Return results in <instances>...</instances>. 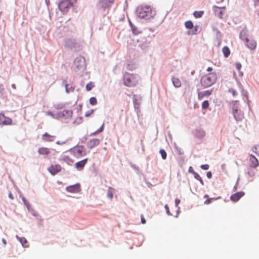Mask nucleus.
<instances>
[{
	"mask_svg": "<svg viewBox=\"0 0 259 259\" xmlns=\"http://www.w3.org/2000/svg\"><path fill=\"white\" fill-rule=\"evenodd\" d=\"M90 103L92 105H95L97 103V100L95 97H91L90 99Z\"/></svg>",
	"mask_w": 259,
	"mask_h": 259,
	"instance_id": "nucleus-32",
	"label": "nucleus"
},
{
	"mask_svg": "<svg viewBox=\"0 0 259 259\" xmlns=\"http://www.w3.org/2000/svg\"><path fill=\"white\" fill-rule=\"evenodd\" d=\"M181 201L178 198H176L175 199V204L176 205V206H178L179 205V204H180Z\"/></svg>",
	"mask_w": 259,
	"mask_h": 259,
	"instance_id": "nucleus-41",
	"label": "nucleus"
},
{
	"mask_svg": "<svg viewBox=\"0 0 259 259\" xmlns=\"http://www.w3.org/2000/svg\"><path fill=\"white\" fill-rule=\"evenodd\" d=\"M115 192V190L114 188L109 187L108 188L107 192V196L110 199H112L113 197V194Z\"/></svg>",
	"mask_w": 259,
	"mask_h": 259,
	"instance_id": "nucleus-23",
	"label": "nucleus"
},
{
	"mask_svg": "<svg viewBox=\"0 0 259 259\" xmlns=\"http://www.w3.org/2000/svg\"><path fill=\"white\" fill-rule=\"evenodd\" d=\"M62 160L67 163L73 162V160L69 156L64 155L62 157Z\"/></svg>",
	"mask_w": 259,
	"mask_h": 259,
	"instance_id": "nucleus-26",
	"label": "nucleus"
},
{
	"mask_svg": "<svg viewBox=\"0 0 259 259\" xmlns=\"http://www.w3.org/2000/svg\"><path fill=\"white\" fill-rule=\"evenodd\" d=\"M141 222L143 224H145L146 222V220L145 219L144 215L143 214L141 215Z\"/></svg>",
	"mask_w": 259,
	"mask_h": 259,
	"instance_id": "nucleus-39",
	"label": "nucleus"
},
{
	"mask_svg": "<svg viewBox=\"0 0 259 259\" xmlns=\"http://www.w3.org/2000/svg\"><path fill=\"white\" fill-rule=\"evenodd\" d=\"M204 13L203 11H195L194 12V16L195 18H200L202 16L203 14Z\"/></svg>",
	"mask_w": 259,
	"mask_h": 259,
	"instance_id": "nucleus-27",
	"label": "nucleus"
},
{
	"mask_svg": "<svg viewBox=\"0 0 259 259\" xmlns=\"http://www.w3.org/2000/svg\"><path fill=\"white\" fill-rule=\"evenodd\" d=\"M112 4L109 0H101L99 2L100 6L104 9L110 8Z\"/></svg>",
	"mask_w": 259,
	"mask_h": 259,
	"instance_id": "nucleus-17",
	"label": "nucleus"
},
{
	"mask_svg": "<svg viewBox=\"0 0 259 259\" xmlns=\"http://www.w3.org/2000/svg\"><path fill=\"white\" fill-rule=\"evenodd\" d=\"M46 3H47V5H49V3H50V2H49V0H46Z\"/></svg>",
	"mask_w": 259,
	"mask_h": 259,
	"instance_id": "nucleus-55",
	"label": "nucleus"
},
{
	"mask_svg": "<svg viewBox=\"0 0 259 259\" xmlns=\"http://www.w3.org/2000/svg\"><path fill=\"white\" fill-rule=\"evenodd\" d=\"M139 77L138 75L126 72L123 76L125 85L132 87L136 85L139 82Z\"/></svg>",
	"mask_w": 259,
	"mask_h": 259,
	"instance_id": "nucleus-3",
	"label": "nucleus"
},
{
	"mask_svg": "<svg viewBox=\"0 0 259 259\" xmlns=\"http://www.w3.org/2000/svg\"><path fill=\"white\" fill-rule=\"evenodd\" d=\"M217 75L215 72H210L203 75L200 80L201 84L204 88H208L213 84L217 81Z\"/></svg>",
	"mask_w": 259,
	"mask_h": 259,
	"instance_id": "nucleus-2",
	"label": "nucleus"
},
{
	"mask_svg": "<svg viewBox=\"0 0 259 259\" xmlns=\"http://www.w3.org/2000/svg\"><path fill=\"white\" fill-rule=\"evenodd\" d=\"M192 173L193 174L194 178L196 180H198L202 185H204L203 180L202 179V178H201V177L199 176V175L198 174H197L194 170L192 171Z\"/></svg>",
	"mask_w": 259,
	"mask_h": 259,
	"instance_id": "nucleus-24",
	"label": "nucleus"
},
{
	"mask_svg": "<svg viewBox=\"0 0 259 259\" xmlns=\"http://www.w3.org/2000/svg\"><path fill=\"white\" fill-rule=\"evenodd\" d=\"M48 115H52V113H51V112H49L48 113Z\"/></svg>",
	"mask_w": 259,
	"mask_h": 259,
	"instance_id": "nucleus-58",
	"label": "nucleus"
},
{
	"mask_svg": "<svg viewBox=\"0 0 259 259\" xmlns=\"http://www.w3.org/2000/svg\"><path fill=\"white\" fill-rule=\"evenodd\" d=\"M94 84L93 82H90L86 85V90L88 91L91 90L94 87Z\"/></svg>",
	"mask_w": 259,
	"mask_h": 259,
	"instance_id": "nucleus-28",
	"label": "nucleus"
},
{
	"mask_svg": "<svg viewBox=\"0 0 259 259\" xmlns=\"http://www.w3.org/2000/svg\"><path fill=\"white\" fill-rule=\"evenodd\" d=\"M22 200H23L24 203L25 204V205L28 207V202L24 198H22Z\"/></svg>",
	"mask_w": 259,
	"mask_h": 259,
	"instance_id": "nucleus-44",
	"label": "nucleus"
},
{
	"mask_svg": "<svg viewBox=\"0 0 259 259\" xmlns=\"http://www.w3.org/2000/svg\"><path fill=\"white\" fill-rule=\"evenodd\" d=\"M11 87L13 89H16V85L15 84L13 83L11 85Z\"/></svg>",
	"mask_w": 259,
	"mask_h": 259,
	"instance_id": "nucleus-49",
	"label": "nucleus"
},
{
	"mask_svg": "<svg viewBox=\"0 0 259 259\" xmlns=\"http://www.w3.org/2000/svg\"><path fill=\"white\" fill-rule=\"evenodd\" d=\"M185 27L189 29H192L188 32V34L194 35L197 33L198 28L197 26L194 27L193 24L191 21H187L185 23Z\"/></svg>",
	"mask_w": 259,
	"mask_h": 259,
	"instance_id": "nucleus-7",
	"label": "nucleus"
},
{
	"mask_svg": "<svg viewBox=\"0 0 259 259\" xmlns=\"http://www.w3.org/2000/svg\"><path fill=\"white\" fill-rule=\"evenodd\" d=\"M171 80L174 85L176 88H179L181 86V82L178 78L173 77Z\"/></svg>",
	"mask_w": 259,
	"mask_h": 259,
	"instance_id": "nucleus-22",
	"label": "nucleus"
},
{
	"mask_svg": "<svg viewBox=\"0 0 259 259\" xmlns=\"http://www.w3.org/2000/svg\"><path fill=\"white\" fill-rule=\"evenodd\" d=\"M159 153L161 154V157L163 159H166L167 157V154L164 149H160Z\"/></svg>",
	"mask_w": 259,
	"mask_h": 259,
	"instance_id": "nucleus-30",
	"label": "nucleus"
},
{
	"mask_svg": "<svg viewBox=\"0 0 259 259\" xmlns=\"http://www.w3.org/2000/svg\"><path fill=\"white\" fill-rule=\"evenodd\" d=\"M109 1H110V2H111V3H113V2H114V0H109Z\"/></svg>",
	"mask_w": 259,
	"mask_h": 259,
	"instance_id": "nucleus-57",
	"label": "nucleus"
},
{
	"mask_svg": "<svg viewBox=\"0 0 259 259\" xmlns=\"http://www.w3.org/2000/svg\"><path fill=\"white\" fill-rule=\"evenodd\" d=\"M233 115L234 118L237 120H241L243 118V114L241 110L235 109L233 110Z\"/></svg>",
	"mask_w": 259,
	"mask_h": 259,
	"instance_id": "nucleus-14",
	"label": "nucleus"
},
{
	"mask_svg": "<svg viewBox=\"0 0 259 259\" xmlns=\"http://www.w3.org/2000/svg\"><path fill=\"white\" fill-rule=\"evenodd\" d=\"M259 165L257 159L253 155L249 156V166L253 168H256Z\"/></svg>",
	"mask_w": 259,
	"mask_h": 259,
	"instance_id": "nucleus-9",
	"label": "nucleus"
},
{
	"mask_svg": "<svg viewBox=\"0 0 259 259\" xmlns=\"http://www.w3.org/2000/svg\"><path fill=\"white\" fill-rule=\"evenodd\" d=\"M205 136V133L203 131H199L198 132L197 136L200 138H202Z\"/></svg>",
	"mask_w": 259,
	"mask_h": 259,
	"instance_id": "nucleus-34",
	"label": "nucleus"
},
{
	"mask_svg": "<svg viewBox=\"0 0 259 259\" xmlns=\"http://www.w3.org/2000/svg\"><path fill=\"white\" fill-rule=\"evenodd\" d=\"M164 207H165V209H166V212H167V213L168 214H170V213H169V208H168V207L167 205V204H166V205H165Z\"/></svg>",
	"mask_w": 259,
	"mask_h": 259,
	"instance_id": "nucleus-43",
	"label": "nucleus"
},
{
	"mask_svg": "<svg viewBox=\"0 0 259 259\" xmlns=\"http://www.w3.org/2000/svg\"><path fill=\"white\" fill-rule=\"evenodd\" d=\"M79 188V186L78 185L69 186L67 187L66 190L67 191L70 192H78Z\"/></svg>",
	"mask_w": 259,
	"mask_h": 259,
	"instance_id": "nucleus-21",
	"label": "nucleus"
},
{
	"mask_svg": "<svg viewBox=\"0 0 259 259\" xmlns=\"http://www.w3.org/2000/svg\"><path fill=\"white\" fill-rule=\"evenodd\" d=\"M253 151L259 156V145H255L252 149Z\"/></svg>",
	"mask_w": 259,
	"mask_h": 259,
	"instance_id": "nucleus-33",
	"label": "nucleus"
},
{
	"mask_svg": "<svg viewBox=\"0 0 259 259\" xmlns=\"http://www.w3.org/2000/svg\"><path fill=\"white\" fill-rule=\"evenodd\" d=\"M206 176L208 179L211 178H212V174H211V171H208L206 174Z\"/></svg>",
	"mask_w": 259,
	"mask_h": 259,
	"instance_id": "nucleus-42",
	"label": "nucleus"
},
{
	"mask_svg": "<svg viewBox=\"0 0 259 259\" xmlns=\"http://www.w3.org/2000/svg\"><path fill=\"white\" fill-rule=\"evenodd\" d=\"M94 112V110H91V111H89L88 112H87L85 114V116L86 117H88L91 114H92Z\"/></svg>",
	"mask_w": 259,
	"mask_h": 259,
	"instance_id": "nucleus-40",
	"label": "nucleus"
},
{
	"mask_svg": "<svg viewBox=\"0 0 259 259\" xmlns=\"http://www.w3.org/2000/svg\"><path fill=\"white\" fill-rule=\"evenodd\" d=\"M213 10L217 16L221 19L223 18L225 11L221 8H219L214 6L213 7Z\"/></svg>",
	"mask_w": 259,
	"mask_h": 259,
	"instance_id": "nucleus-12",
	"label": "nucleus"
},
{
	"mask_svg": "<svg viewBox=\"0 0 259 259\" xmlns=\"http://www.w3.org/2000/svg\"><path fill=\"white\" fill-rule=\"evenodd\" d=\"M235 66H236V68H237V69L238 71H240L241 68V67H242V65H241V64L240 63H236L235 64Z\"/></svg>",
	"mask_w": 259,
	"mask_h": 259,
	"instance_id": "nucleus-38",
	"label": "nucleus"
},
{
	"mask_svg": "<svg viewBox=\"0 0 259 259\" xmlns=\"http://www.w3.org/2000/svg\"><path fill=\"white\" fill-rule=\"evenodd\" d=\"M103 130V126L100 128V129L98 131V132H102Z\"/></svg>",
	"mask_w": 259,
	"mask_h": 259,
	"instance_id": "nucleus-54",
	"label": "nucleus"
},
{
	"mask_svg": "<svg viewBox=\"0 0 259 259\" xmlns=\"http://www.w3.org/2000/svg\"><path fill=\"white\" fill-rule=\"evenodd\" d=\"M244 195V193L243 192H239L236 193L235 194L232 195L230 197V199L233 202H237L238 201L241 197H242Z\"/></svg>",
	"mask_w": 259,
	"mask_h": 259,
	"instance_id": "nucleus-16",
	"label": "nucleus"
},
{
	"mask_svg": "<svg viewBox=\"0 0 259 259\" xmlns=\"http://www.w3.org/2000/svg\"><path fill=\"white\" fill-rule=\"evenodd\" d=\"M259 3V0H255L254 1V3H255V5H256L257 4H258Z\"/></svg>",
	"mask_w": 259,
	"mask_h": 259,
	"instance_id": "nucleus-51",
	"label": "nucleus"
},
{
	"mask_svg": "<svg viewBox=\"0 0 259 259\" xmlns=\"http://www.w3.org/2000/svg\"><path fill=\"white\" fill-rule=\"evenodd\" d=\"M60 115L66 118H70L72 115V111L69 110H63L60 113Z\"/></svg>",
	"mask_w": 259,
	"mask_h": 259,
	"instance_id": "nucleus-20",
	"label": "nucleus"
},
{
	"mask_svg": "<svg viewBox=\"0 0 259 259\" xmlns=\"http://www.w3.org/2000/svg\"><path fill=\"white\" fill-rule=\"evenodd\" d=\"M26 242V240H25V241H23V242Z\"/></svg>",
	"mask_w": 259,
	"mask_h": 259,
	"instance_id": "nucleus-59",
	"label": "nucleus"
},
{
	"mask_svg": "<svg viewBox=\"0 0 259 259\" xmlns=\"http://www.w3.org/2000/svg\"><path fill=\"white\" fill-rule=\"evenodd\" d=\"M222 51L225 57H228L230 55V51L228 47H224L222 49Z\"/></svg>",
	"mask_w": 259,
	"mask_h": 259,
	"instance_id": "nucleus-25",
	"label": "nucleus"
},
{
	"mask_svg": "<svg viewBox=\"0 0 259 259\" xmlns=\"http://www.w3.org/2000/svg\"><path fill=\"white\" fill-rule=\"evenodd\" d=\"M100 141L98 139H93L89 140L87 144V147L89 149H92L98 146L100 144Z\"/></svg>",
	"mask_w": 259,
	"mask_h": 259,
	"instance_id": "nucleus-10",
	"label": "nucleus"
},
{
	"mask_svg": "<svg viewBox=\"0 0 259 259\" xmlns=\"http://www.w3.org/2000/svg\"><path fill=\"white\" fill-rule=\"evenodd\" d=\"M38 152L40 155H48L51 152L50 150L46 147H41L38 149Z\"/></svg>",
	"mask_w": 259,
	"mask_h": 259,
	"instance_id": "nucleus-19",
	"label": "nucleus"
},
{
	"mask_svg": "<svg viewBox=\"0 0 259 259\" xmlns=\"http://www.w3.org/2000/svg\"><path fill=\"white\" fill-rule=\"evenodd\" d=\"M137 12L139 17L147 20L153 18L156 14L155 11H153L150 6H139Z\"/></svg>",
	"mask_w": 259,
	"mask_h": 259,
	"instance_id": "nucleus-1",
	"label": "nucleus"
},
{
	"mask_svg": "<svg viewBox=\"0 0 259 259\" xmlns=\"http://www.w3.org/2000/svg\"><path fill=\"white\" fill-rule=\"evenodd\" d=\"M209 106V102L207 100L203 101L202 103V108L203 109H206Z\"/></svg>",
	"mask_w": 259,
	"mask_h": 259,
	"instance_id": "nucleus-29",
	"label": "nucleus"
},
{
	"mask_svg": "<svg viewBox=\"0 0 259 259\" xmlns=\"http://www.w3.org/2000/svg\"><path fill=\"white\" fill-rule=\"evenodd\" d=\"M195 73V71L193 70V71L191 72V74L193 75Z\"/></svg>",
	"mask_w": 259,
	"mask_h": 259,
	"instance_id": "nucleus-56",
	"label": "nucleus"
},
{
	"mask_svg": "<svg viewBox=\"0 0 259 259\" xmlns=\"http://www.w3.org/2000/svg\"><path fill=\"white\" fill-rule=\"evenodd\" d=\"M229 92L231 93L233 96H235L237 95V92L236 91V90L234 89H230L229 90Z\"/></svg>",
	"mask_w": 259,
	"mask_h": 259,
	"instance_id": "nucleus-36",
	"label": "nucleus"
},
{
	"mask_svg": "<svg viewBox=\"0 0 259 259\" xmlns=\"http://www.w3.org/2000/svg\"><path fill=\"white\" fill-rule=\"evenodd\" d=\"M4 91V88L3 84H0V92H2Z\"/></svg>",
	"mask_w": 259,
	"mask_h": 259,
	"instance_id": "nucleus-46",
	"label": "nucleus"
},
{
	"mask_svg": "<svg viewBox=\"0 0 259 259\" xmlns=\"http://www.w3.org/2000/svg\"><path fill=\"white\" fill-rule=\"evenodd\" d=\"M2 241H3V242L4 243V244H5V245L6 244V241L5 239H2Z\"/></svg>",
	"mask_w": 259,
	"mask_h": 259,
	"instance_id": "nucleus-53",
	"label": "nucleus"
},
{
	"mask_svg": "<svg viewBox=\"0 0 259 259\" xmlns=\"http://www.w3.org/2000/svg\"><path fill=\"white\" fill-rule=\"evenodd\" d=\"M240 38L244 42L245 46L250 50H254L256 47V42L252 37L246 35V32H241L240 34Z\"/></svg>",
	"mask_w": 259,
	"mask_h": 259,
	"instance_id": "nucleus-4",
	"label": "nucleus"
},
{
	"mask_svg": "<svg viewBox=\"0 0 259 259\" xmlns=\"http://www.w3.org/2000/svg\"><path fill=\"white\" fill-rule=\"evenodd\" d=\"M26 242V240H25V241H23V242Z\"/></svg>",
	"mask_w": 259,
	"mask_h": 259,
	"instance_id": "nucleus-60",
	"label": "nucleus"
},
{
	"mask_svg": "<svg viewBox=\"0 0 259 259\" xmlns=\"http://www.w3.org/2000/svg\"><path fill=\"white\" fill-rule=\"evenodd\" d=\"M211 94V91H205L202 92H199L198 94V99L199 100H202L205 96H209Z\"/></svg>",
	"mask_w": 259,
	"mask_h": 259,
	"instance_id": "nucleus-18",
	"label": "nucleus"
},
{
	"mask_svg": "<svg viewBox=\"0 0 259 259\" xmlns=\"http://www.w3.org/2000/svg\"><path fill=\"white\" fill-rule=\"evenodd\" d=\"M65 88H66V92L67 93L72 92H73V91L74 90V87H72V86H71L70 87H69L68 84H66Z\"/></svg>",
	"mask_w": 259,
	"mask_h": 259,
	"instance_id": "nucleus-31",
	"label": "nucleus"
},
{
	"mask_svg": "<svg viewBox=\"0 0 259 259\" xmlns=\"http://www.w3.org/2000/svg\"><path fill=\"white\" fill-rule=\"evenodd\" d=\"M77 0H61L59 4V9L63 14H66Z\"/></svg>",
	"mask_w": 259,
	"mask_h": 259,
	"instance_id": "nucleus-5",
	"label": "nucleus"
},
{
	"mask_svg": "<svg viewBox=\"0 0 259 259\" xmlns=\"http://www.w3.org/2000/svg\"><path fill=\"white\" fill-rule=\"evenodd\" d=\"M193 170V169H192V167H190L189 169V171L190 172H192V171Z\"/></svg>",
	"mask_w": 259,
	"mask_h": 259,
	"instance_id": "nucleus-50",
	"label": "nucleus"
},
{
	"mask_svg": "<svg viewBox=\"0 0 259 259\" xmlns=\"http://www.w3.org/2000/svg\"><path fill=\"white\" fill-rule=\"evenodd\" d=\"M88 161V158L77 162L75 164V167L78 170H82Z\"/></svg>",
	"mask_w": 259,
	"mask_h": 259,
	"instance_id": "nucleus-13",
	"label": "nucleus"
},
{
	"mask_svg": "<svg viewBox=\"0 0 259 259\" xmlns=\"http://www.w3.org/2000/svg\"><path fill=\"white\" fill-rule=\"evenodd\" d=\"M48 169L52 175H55L61 170V166L59 164L51 165Z\"/></svg>",
	"mask_w": 259,
	"mask_h": 259,
	"instance_id": "nucleus-11",
	"label": "nucleus"
},
{
	"mask_svg": "<svg viewBox=\"0 0 259 259\" xmlns=\"http://www.w3.org/2000/svg\"><path fill=\"white\" fill-rule=\"evenodd\" d=\"M69 152L75 157L79 158L86 155L84 148L82 145H76L69 150Z\"/></svg>",
	"mask_w": 259,
	"mask_h": 259,
	"instance_id": "nucleus-6",
	"label": "nucleus"
},
{
	"mask_svg": "<svg viewBox=\"0 0 259 259\" xmlns=\"http://www.w3.org/2000/svg\"><path fill=\"white\" fill-rule=\"evenodd\" d=\"M55 136L51 135L48 133H45L42 135V139L46 142H53L54 141Z\"/></svg>",
	"mask_w": 259,
	"mask_h": 259,
	"instance_id": "nucleus-15",
	"label": "nucleus"
},
{
	"mask_svg": "<svg viewBox=\"0 0 259 259\" xmlns=\"http://www.w3.org/2000/svg\"><path fill=\"white\" fill-rule=\"evenodd\" d=\"M131 27H132V30H133V32L134 34H137V32H136V28L134 27L133 26V25H131Z\"/></svg>",
	"mask_w": 259,
	"mask_h": 259,
	"instance_id": "nucleus-45",
	"label": "nucleus"
},
{
	"mask_svg": "<svg viewBox=\"0 0 259 259\" xmlns=\"http://www.w3.org/2000/svg\"><path fill=\"white\" fill-rule=\"evenodd\" d=\"M9 198L11 199H13V195H12V194L11 193H10L9 194Z\"/></svg>",
	"mask_w": 259,
	"mask_h": 259,
	"instance_id": "nucleus-48",
	"label": "nucleus"
},
{
	"mask_svg": "<svg viewBox=\"0 0 259 259\" xmlns=\"http://www.w3.org/2000/svg\"><path fill=\"white\" fill-rule=\"evenodd\" d=\"M64 143H65V142L62 143V144H64ZM56 144H58V145L62 144V143H61L59 141H57L56 142Z\"/></svg>",
	"mask_w": 259,
	"mask_h": 259,
	"instance_id": "nucleus-52",
	"label": "nucleus"
},
{
	"mask_svg": "<svg viewBox=\"0 0 259 259\" xmlns=\"http://www.w3.org/2000/svg\"><path fill=\"white\" fill-rule=\"evenodd\" d=\"M200 167L202 169H204V170H207L209 167V166L208 164H203V165H201Z\"/></svg>",
	"mask_w": 259,
	"mask_h": 259,
	"instance_id": "nucleus-37",
	"label": "nucleus"
},
{
	"mask_svg": "<svg viewBox=\"0 0 259 259\" xmlns=\"http://www.w3.org/2000/svg\"><path fill=\"white\" fill-rule=\"evenodd\" d=\"M12 123V119L5 116L4 114L0 113V124L10 125Z\"/></svg>",
	"mask_w": 259,
	"mask_h": 259,
	"instance_id": "nucleus-8",
	"label": "nucleus"
},
{
	"mask_svg": "<svg viewBox=\"0 0 259 259\" xmlns=\"http://www.w3.org/2000/svg\"><path fill=\"white\" fill-rule=\"evenodd\" d=\"M213 70V68L211 67H208L207 68V71H208V72H211V71H212Z\"/></svg>",
	"mask_w": 259,
	"mask_h": 259,
	"instance_id": "nucleus-47",
	"label": "nucleus"
},
{
	"mask_svg": "<svg viewBox=\"0 0 259 259\" xmlns=\"http://www.w3.org/2000/svg\"><path fill=\"white\" fill-rule=\"evenodd\" d=\"M204 198H207V200L204 202V204H209L210 202H211V200L212 199V198H208V196L207 195H204Z\"/></svg>",
	"mask_w": 259,
	"mask_h": 259,
	"instance_id": "nucleus-35",
	"label": "nucleus"
}]
</instances>
